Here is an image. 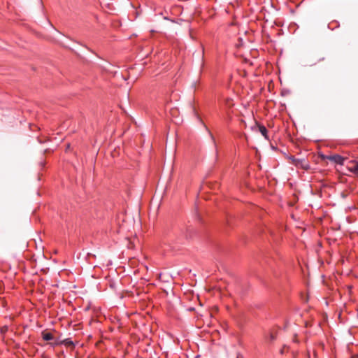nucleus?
Returning a JSON list of instances; mask_svg holds the SVG:
<instances>
[{
    "mask_svg": "<svg viewBox=\"0 0 358 358\" xmlns=\"http://www.w3.org/2000/svg\"><path fill=\"white\" fill-rule=\"evenodd\" d=\"M205 127H206V129L207 130V131H208V134H209V136H210V138H211V140L213 141V143L215 148H216L217 145H216V143H215V139L213 134L210 131V130L208 129V127L206 126H205Z\"/></svg>",
    "mask_w": 358,
    "mask_h": 358,
    "instance_id": "7",
    "label": "nucleus"
},
{
    "mask_svg": "<svg viewBox=\"0 0 358 358\" xmlns=\"http://www.w3.org/2000/svg\"><path fill=\"white\" fill-rule=\"evenodd\" d=\"M347 169L350 172L358 176V158L348 161Z\"/></svg>",
    "mask_w": 358,
    "mask_h": 358,
    "instance_id": "2",
    "label": "nucleus"
},
{
    "mask_svg": "<svg viewBox=\"0 0 358 358\" xmlns=\"http://www.w3.org/2000/svg\"><path fill=\"white\" fill-rule=\"evenodd\" d=\"M324 60V58L320 59L318 61Z\"/></svg>",
    "mask_w": 358,
    "mask_h": 358,
    "instance_id": "10",
    "label": "nucleus"
},
{
    "mask_svg": "<svg viewBox=\"0 0 358 358\" xmlns=\"http://www.w3.org/2000/svg\"><path fill=\"white\" fill-rule=\"evenodd\" d=\"M42 337L43 340L47 341H52L54 338V336L51 333L45 331L42 332Z\"/></svg>",
    "mask_w": 358,
    "mask_h": 358,
    "instance_id": "5",
    "label": "nucleus"
},
{
    "mask_svg": "<svg viewBox=\"0 0 358 358\" xmlns=\"http://www.w3.org/2000/svg\"><path fill=\"white\" fill-rule=\"evenodd\" d=\"M62 343L64 344L66 346H69V347H73L74 346L73 342L70 338L64 339L62 341Z\"/></svg>",
    "mask_w": 358,
    "mask_h": 358,
    "instance_id": "6",
    "label": "nucleus"
},
{
    "mask_svg": "<svg viewBox=\"0 0 358 358\" xmlns=\"http://www.w3.org/2000/svg\"><path fill=\"white\" fill-rule=\"evenodd\" d=\"M289 91H281V94L282 96H285L287 94V93Z\"/></svg>",
    "mask_w": 358,
    "mask_h": 358,
    "instance_id": "9",
    "label": "nucleus"
},
{
    "mask_svg": "<svg viewBox=\"0 0 358 358\" xmlns=\"http://www.w3.org/2000/svg\"><path fill=\"white\" fill-rule=\"evenodd\" d=\"M299 166L306 170H308L309 169L308 164L306 163L304 159H303L302 163H300Z\"/></svg>",
    "mask_w": 358,
    "mask_h": 358,
    "instance_id": "8",
    "label": "nucleus"
},
{
    "mask_svg": "<svg viewBox=\"0 0 358 358\" xmlns=\"http://www.w3.org/2000/svg\"><path fill=\"white\" fill-rule=\"evenodd\" d=\"M322 159H327L332 162H334L336 164L344 165L345 162L348 159V157H343L340 155H322Z\"/></svg>",
    "mask_w": 358,
    "mask_h": 358,
    "instance_id": "1",
    "label": "nucleus"
},
{
    "mask_svg": "<svg viewBox=\"0 0 358 358\" xmlns=\"http://www.w3.org/2000/svg\"><path fill=\"white\" fill-rule=\"evenodd\" d=\"M257 129L258 131L260 132L262 134V135L266 139H268V135H267L268 130H267V129L264 125L257 124Z\"/></svg>",
    "mask_w": 358,
    "mask_h": 358,
    "instance_id": "3",
    "label": "nucleus"
},
{
    "mask_svg": "<svg viewBox=\"0 0 358 358\" xmlns=\"http://www.w3.org/2000/svg\"><path fill=\"white\" fill-rule=\"evenodd\" d=\"M290 162L296 166H299L300 163L303 162V159H296L294 156L289 157Z\"/></svg>",
    "mask_w": 358,
    "mask_h": 358,
    "instance_id": "4",
    "label": "nucleus"
}]
</instances>
